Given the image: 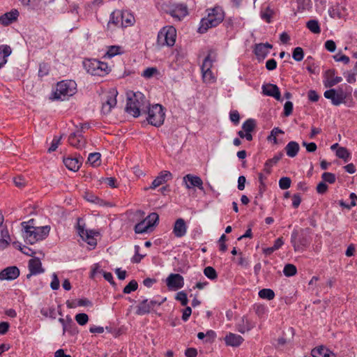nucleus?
<instances>
[{"label":"nucleus","instance_id":"1","mask_svg":"<svg viewBox=\"0 0 357 357\" xmlns=\"http://www.w3.org/2000/svg\"><path fill=\"white\" fill-rule=\"evenodd\" d=\"M33 220H30L29 222L22 223L24 229L23 238L26 243L30 244H34L38 241L46 238L50 231V226L36 227L33 225Z\"/></svg>","mask_w":357,"mask_h":357},{"label":"nucleus","instance_id":"2","mask_svg":"<svg viewBox=\"0 0 357 357\" xmlns=\"http://www.w3.org/2000/svg\"><path fill=\"white\" fill-rule=\"evenodd\" d=\"M147 102L144 96L140 93H133L128 96L126 111L134 117L146 114Z\"/></svg>","mask_w":357,"mask_h":357},{"label":"nucleus","instance_id":"3","mask_svg":"<svg viewBox=\"0 0 357 357\" xmlns=\"http://www.w3.org/2000/svg\"><path fill=\"white\" fill-rule=\"evenodd\" d=\"M224 12L222 8L217 6L208 10V15L206 17L202 19L200 26L198 28V32L204 33L208 29L217 26L224 20Z\"/></svg>","mask_w":357,"mask_h":357},{"label":"nucleus","instance_id":"4","mask_svg":"<svg viewBox=\"0 0 357 357\" xmlns=\"http://www.w3.org/2000/svg\"><path fill=\"white\" fill-rule=\"evenodd\" d=\"M77 92V84L71 79L62 80L56 84L53 93L54 99L65 100Z\"/></svg>","mask_w":357,"mask_h":357},{"label":"nucleus","instance_id":"5","mask_svg":"<svg viewBox=\"0 0 357 357\" xmlns=\"http://www.w3.org/2000/svg\"><path fill=\"white\" fill-rule=\"evenodd\" d=\"M146 118L147 121L155 127L161 126L165 121V113L164 107L160 104H155L147 106Z\"/></svg>","mask_w":357,"mask_h":357},{"label":"nucleus","instance_id":"6","mask_svg":"<svg viewBox=\"0 0 357 357\" xmlns=\"http://www.w3.org/2000/svg\"><path fill=\"white\" fill-rule=\"evenodd\" d=\"M166 298H154L152 300L144 299L136 307V314L144 315L151 312H155L156 309L160 307L165 301Z\"/></svg>","mask_w":357,"mask_h":357},{"label":"nucleus","instance_id":"7","mask_svg":"<svg viewBox=\"0 0 357 357\" xmlns=\"http://www.w3.org/2000/svg\"><path fill=\"white\" fill-rule=\"evenodd\" d=\"M176 37V30L174 26H165L158 32L157 43L160 47H172L175 43Z\"/></svg>","mask_w":357,"mask_h":357},{"label":"nucleus","instance_id":"8","mask_svg":"<svg viewBox=\"0 0 357 357\" xmlns=\"http://www.w3.org/2000/svg\"><path fill=\"white\" fill-rule=\"evenodd\" d=\"M83 65L89 74L95 76H104L109 71L108 65L106 63L96 59L84 61Z\"/></svg>","mask_w":357,"mask_h":357},{"label":"nucleus","instance_id":"9","mask_svg":"<svg viewBox=\"0 0 357 357\" xmlns=\"http://www.w3.org/2000/svg\"><path fill=\"white\" fill-rule=\"evenodd\" d=\"M291 243L295 252H303L310 245V238L303 231L294 229L291 234Z\"/></svg>","mask_w":357,"mask_h":357},{"label":"nucleus","instance_id":"10","mask_svg":"<svg viewBox=\"0 0 357 357\" xmlns=\"http://www.w3.org/2000/svg\"><path fill=\"white\" fill-rule=\"evenodd\" d=\"M118 92L115 89H112L107 92L102 98V113L108 114L112 109L116 105V96Z\"/></svg>","mask_w":357,"mask_h":357},{"label":"nucleus","instance_id":"11","mask_svg":"<svg viewBox=\"0 0 357 357\" xmlns=\"http://www.w3.org/2000/svg\"><path fill=\"white\" fill-rule=\"evenodd\" d=\"M125 15L120 10H115L110 15L109 20L107 23V29L113 31L116 27L123 26L124 24L123 18Z\"/></svg>","mask_w":357,"mask_h":357},{"label":"nucleus","instance_id":"12","mask_svg":"<svg viewBox=\"0 0 357 357\" xmlns=\"http://www.w3.org/2000/svg\"><path fill=\"white\" fill-rule=\"evenodd\" d=\"M167 286L169 289L177 290L184 285L182 275L178 273H171L166 280Z\"/></svg>","mask_w":357,"mask_h":357},{"label":"nucleus","instance_id":"13","mask_svg":"<svg viewBox=\"0 0 357 357\" xmlns=\"http://www.w3.org/2000/svg\"><path fill=\"white\" fill-rule=\"evenodd\" d=\"M336 70L335 69L327 70L324 75V84L326 88H331L342 81V78L335 76Z\"/></svg>","mask_w":357,"mask_h":357},{"label":"nucleus","instance_id":"14","mask_svg":"<svg viewBox=\"0 0 357 357\" xmlns=\"http://www.w3.org/2000/svg\"><path fill=\"white\" fill-rule=\"evenodd\" d=\"M20 275V270L17 266H8L0 272V280H13Z\"/></svg>","mask_w":357,"mask_h":357},{"label":"nucleus","instance_id":"15","mask_svg":"<svg viewBox=\"0 0 357 357\" xmlns=\"http://www.w3.org/2000/svg\"><path fill=\"white\" fill-rule=\"evenodd\" d=\"M183 182L188 189L192 187H197L199 190H203V181L199 176H195L190 174H186L183 177Z\"/></svg>","mask_w":357,"mask_h":357},{"label":"nucleus","instance_id":"16","mask_svg":"<svg viewBox=\"0 0 357 357\" xmlns=\"http://www.w3.org/2000/svg\"><path fill=\"white\" fill-rule=\"evenodd\" d=\"M169 14L180 21L188 14L187 6L184 3H176Z\"/></svg>","mask_w":357,"mask_h":357},{"label":"nucleus","instance_id":"17","mask_svg":"<svg viewBox=\"0 0 357 357\" xmlns=\"http://www.w3.org/2000/svg\"><path fill=\"white\" fill-rule=\"evenodd\" d=\"M262 92L264 95L273 97L277 100H281V94L277 85L266 84L262 86Z\"/></svg>","mask_w":357,"mask_h":357},{"label":"nucleus","instance_id":"18","mask_svg":"<svg viewBox=\"0 0 357 357\" xmlns=\"http://www.w3.org/2000/svg\"><path fill=\"white\" fill-rule=\"evenodd\" d=\"M188 226L183 218H178L173 227V234L177 238L184 236L187 233Z\"/></svg>","mask_w":357,"mask_h":357},{"label":"nucleus","instance_id":"19","mask_svg":"<svg viewBox=\"0 0 357 357\" xmlns=\"http://www.w3.org/2000/svg\"><path fill=\"white\" fill-rule=\"evenodd\" d=\"M324 96L326 98L331 100L333 105L337 106L342 103H347V99L337 94L336 89H331L326 90L324 92Z\"/></svg>","mask_w":357,"mask_h":357},{"label":"nucleus","instance_id":"20","mask_svg":"<svg viewBox=\"0 0 357 357\" xmlns=\"http://www.w3.org/2000/svg\"><path fill=\"white\" fill-rule=\"evenodd\" d=\"M273 48V45L268 43H259L255 45L254 52L259 59H264L269 53V50Z\"/></svg>","mask_w":357,"mask_h":357},{"label":"nucleus","instance_id":"21","mask_svg":"<svg viewBox=\"0 0 357 357\" xmlns=\"http://www.w3.org/2000/svg\"><path fill=\"white\" fill-rule=\"evenodd\" d=\"M29 274L27 275V278H29L32 275H37L44 272L42 268V263L38 258H33L29 261Z\"/></svg>","mask_w":357,"mask_h":357},{"label":"nucleus","instance_id":"22","mask_svg":"<svg viewBox=\"0 0 357 357\" xmlns=\"http://www.w3.org/2000/svg\"><path fill=\"white\" fill-rule=\"evenodd\" d=\"M328 14L331 17L335 19H342L347 15V9L344 6L337 3L328 9Z\"/></svg>","mask_w":357,"mask_h":357},{"label":"nucleus","instance_id":"23","mask_svg":"<svg viewBox=\"0 0 357 357\" xmlns=\"http://www.w3.org/2000/svg\"><path fill=\"white\" fill-rule=\"evenodd\" d=\"M68 142L71 146L77 149H81L85 144V139L80 132L71 133L68 137Z\"/></svg>","mask_w":357,"mask_h":357},{"label":"nucleus","instance_id":"24","mask_svg":"<svg viewBox=\"0 0 357 357\" xmlns=\"http://www.w3.org/2000/svg\"><path fill=\"white\" fill-rule=\"evenodd\" d=\"M19 16L17 10H12L1 16H0V23L4 26H8L17 20Z\"/></svg>","mask_w":357,"mask_h":357},{"label":"nucleus","instance_id":"25","mask_svg":"<svg viewBox=\"0 0 357 357\" xmlns=\"http://www.w3.org/2000/svg\"><path fill=\"white\" fill-rule=\"evenodd\" d=\"M243 340V338L240 335L232 333H229L225 337V344L227 346L234 347L240 346Z\"/></svg>","mask_w":357,"mask_h":357},{"label":"nucleus","instance_id":"26","mask_svg":"<svg viewBox=\"0 0 357 357\" xmlns=\"http://www.w3.org/2000/svg\"><path fill=\"white\" fill-rule=\"evenodd\" d=\"M312 357H336L335 354L324 346L316 347L312 350Z\"/></svg>","mask_w":357,"mask_h":357},{"label":"nucleus","instance_id":"27","mask_svg":"<svg viewBox=\"0 0 357 357\" xmlns=\"http://www.w3.org/2000/svg\"><path fill=\"white\" fill-rule=\"evenodd\" d=\"M63 163L69 170L73 172L78 171L82 164L79 159L75 158H63Z\"/></svg>","mask_w":357,"mask_h":357},{"label":"nucleus","instance_id":"28","mask_svg":"<svg viewBox=\"0 0 357 357\" xmlns=\"http://www.w3.org/2000/svg\"><path fill=\"white\" fill-rule=\"evenodd\" d=\"M255 326V323L248 319L246 317L241 318V321L238 324V331L244 333L246 331H249Z\"/></svg>","mask_w":357,"mask_h":357},{"label":"nucleus","instance_id":"29","mask_svg":"<svg viewBox=\"0 0 357 357\" xmlns=\"http://www.w3.org/2000/svg\"><path fill=\"white\" fill-rule=\"evenodd\" d=\"M299 149L300 146L298 143L294 141L289 142L284 147L287 155L290 158L296 156Z\"/></svg>","mask_w":357,"mask_h":357},{"label":"nucleus","instance_id":"30","mask_svg":"<svg viewBox=\"0 0 357 357\" xmlns=\"http://www.w3.org/2000/svg\"><path fill=\"white\" fill-rule=\"evenodd\" d=\"M12 50L8 45L0 46V68L7 62V58L10 55Z\"/></svg>","mask_w":357,"mask_h":357},{"label":"nucleus","instance_id":"31","mask_svg":"<svg viewBox=\"0 0 357 357\" xmlns=\"http://www.w3.org/2000/svg\"><path fill=\"white\" fill-rule=\"evenodd\" d=\"M283 156V153L282 152L278 153L273 158L266 160L264 167V172L266 174H269L271 172V167L273 165H275Z\"/></svg>","mask_w":357,"mask_h":357},{"label":"nucleus","instance_id":"32","mask_svg":"<svg viewBox=\"0 0 357 357\" xmlns=\"http://www.w3.org/2000/svg\"><path fill=\"white\" fill-rule=\"evenodd\" d=\"M68 333L71 336L77 335L79 333L78 328L75 323L70 319L69 321L67 322V325L64 326L63 329V335Z\"/></svg>","mask_w":357,"mask_h":357},{"label":"nucleus","instance_id":"33","mask_svg":"<svg viewBox=\"0 0 357 357\" xmlns=\"http://www.w3.org/2000/svg\"><path fill=\"white\" fill-rule=\"evenodd\" d=\"M176 3V0H160V5L162 10L167 13H169Z\"/></svg>","mask_w":357,"mask_h":357},{"label":"nucleus","instance_id":"34","mask_svg":"<svg viewBox=\"0 0 357 357\" xmlns=\"http://www.w3.org/2000/svg\"><path fill=\"white\" fill-rule=\"evenodd\" d=\"M144 220L151 229L157 225L159 220V215L156 213H151Z\"/></svg>","mask_w":357,"mask_h":357},{"label":"nucleus","instance_id":"35","mask_svg":"<svg viewBox=\"0 0 357 357\" xmlns=\"http://www.w3.org/2000/svg\"><path fill=\"white\" fill-rule=\"evenodd\" d=\"M256 127V121L253 119H247L242 125V129L245 132H252Z\"/></svg>","mask_w":357,"mask_h":357},{"label":"nucleus","instance_id":"36","mask_svg":"<svg viewBox=\"0 0 357 357\" xmlns=\"http://www.w3.org/2000/svg\"><path fill=\"white\" fill-rule=\"evenodd\" d=\"M258 294L261 298L268 301L273 300L275 297V293L271 289H263L259 291Z\"/></svg>","mask_w":357,"mask_h":357},{"label":"nucleus","instance_id":"37","mask_svg":"<svg viewBox=\"0 0 357 357\" xmlns=\"http://www.w3.org/2000/svg\"><path fill=\"white\" fill-rule=\"evenodd\" d=\"M306 26L313 33H319L321 32V29L317 20H309L306 24Z\"/></svg>","mask_w":357,"mask_h":357},{"label":"nucleus","instance_id":"38","mask_svg":"<svg viewBox=\"0 0 357 357\" xmlns=\"http://www.w3.org/2000/svg\"><path fill=\"white\" fill-rule=\"evenodd\" d=\"M100 153H91L89 155L88 162L93 167L98 166L100 164Z\"/></svg>","mask_w":357,"mask_h":357},{"label":"nucleus","instance_id":"39","mask_svg":"<svg viewBox=\"0 0 357 357\" xmlns=\"http://www.w3.org/2000/svg\"><path fill=\"white\" fill-rule=\"evenodd\" d=\"M336 155L341 159H343L345 162H347L351 155L348 150L344 147H339L336 151Z\"/></svg>","mask_w":357,"mask_h":357},{"label":"nucleus","instance_id":"40","mask_svg":"<svg viewBox=\"0 0 357 357\" xmlns=\"http://www.w3.org/2000/svg\"><path fill=\"white\" fill-rule=\"evenodd\" d=\"M202 73L203 81L205 83L211 84L215 82V77L211 70H203L202 71Z\"/></svg>","mask_w":357,"mask_h":357},{"label":"nucleus","instance_id":"41","mask_svg":"<svg viewBox=\"0 0 357 357\" xmlns=\"http://www.w3.org/2000/svg\"><path fill=\"white\" fill-rule=\"evenodd\" d=\"M273 13V10L268 6L261 11V17L267 23H270Z\"/></svg>","mask_w":357,"mask_h":357},{"label":"nucleus","instance_id":"42","mask_svg":"<svg viewBox=\"0 0 357 357\" xmlns=\"http://www.w3.org/2000/svg\"><path fill=\"white\" fill-rule=\"evenodd\" d=\"M149 229L150 227H148V225L146 224L144 220L140 222L137 223L135 227V231L137 234H143L145 232H148Z\"/></svg>","mask_w":357,"mask_h":357},{"label":"nucleus","instance_id":"43","mask_svg":"<svg viewBox=\"0 0 357 357\" xmlns=\"http://www.w3.org/2000/svg\"><path fill=\"white\" fill-rule=\"evenodd\" d=\"M297 269L296 267L291 264H288L284 266L283 269V273L285 276L291 277L296 274Z\"/></svg>","mask_w":357,"mask_h":357},{"label":"nucleus","instance_id":"44","mask_svg":"<svg viewBox=\"0 0 357 357\" xmlns=\"http://www.w3.org/2000/svg\"><path fill=\"white\" fill-rule=\"evenodd\" d=\"M204 274L210 280H215L218 274L215 268L211 266H207L204 269Z\"/></svg>","mask_w":357,"mask_h":357},{"label":"nucleus","instance_id":"45","mask_svg":"<svg viewBox=\"0 0 357 357\" xmlns=\"http://www.w3.org/2000/svg\"><path fill=\"white\" fill-rule=\"evenodd\" d=\"M138 284L136 280H131L124 288L123 292L128 294L137 289Z\"/></svg>","mask_w":357,"mask_h":357},{"label":"nucleus","instance_id":"46","mask_svg":"<svg viewBox=\"0 0 357 357\" xmlns=\"http://www.w3.org/2000/svg\"><path fill=\"white\" fill-rule=\"evenodd\" d=\"M292 57L296 61H302L304 57L303 50L300 47L294 48L292 53Z\"/></svg>","mask_w":357,"mask_h":357},{"label":"nucleus","instance_id":"47","mask_svg":"<svg viewBox=\"0 0 357 357\" xmlns=\"http://www.w3.org/2000/svg\"><path fill=\"white\" fill-rule=\"evenodd\" d=\"M284 132L279 128H274L271 132V135L268 137L267 139L268 141H273L274 144H277L278 143V139H277V135L278 134H283Z\"/></svg>","mask_w":357,"mask_h":357},{"label":"nucleus","instance_id":"48","mask_svg":"<svg viewBox=\"0 0 357 357\" xmlns=\"http://www.w3.org/2000/svg\"><path fill=\"white\" fill-rule=\"evenodd\" d=\"M158 72V69L155 67L147 68L143 71L142 76L144 78L149 79L157 74Z\"/></svg>","mask_w":357,"mask_h":357},{"label":"nucleus","instance_id":"49","mask_svg":"<svg viewBox=\"0 0 357 357\" xmlns=\"http://www.w3.org/2000/svg\"><path fill=\"white\" fill-rule=\"evenodd\" d=\"M75 321L81 326L85 325L89 321V317L85 313H79L75 317Z\"/></svg>","mask_w":357,"mask_h":357},{"label":"nucleus","instance_id":"50","mask_svg":"<svg viewBox=\"0 0 357 357\" xmlns=\"http://www.w3.org/2000/svg\"><path fill=\"white\" fill-rule=\"evenodd\" d=\"M298 10H308L311 6V0H297Z\"/></svg>","mask_w":357,"mask_h":357},{"label":"nucleus","instance_id":"51","mask_svg":"<svg viewBox=\"0 0 357 357\" xmlns=\"http://www.w3.org/2000/svg\"><path fill=\"white\" fill-rule=\"evenodd\" d=\"M321 178L324 182H328L329 183H333L335 182V175L331 172H324L321 175Z\"/></svg>","mask_w":357,"mask_h":357},{"label":"nucleus","instance_id":"52","mask_svg":"<svg viewBox=\"0 0 357 357\" xmlns=\"http://www.w3.org/2000/svg\"><path fill=\"white\" fill-rule=\"evenodd\" d=\"M120 54L121 47L116 45L109 47L108 50L107 52V55L110 58Z\"/></svg>","mask_w":357,"mask_h":357},{"label":"nucleus","instance_id":"53","mask_svg":"<svg viewBox=\"0 0 357 357\" xmlns=\"http://www.w3.org/2000/svg\"><path fill=\"white\" fill-rule=\"evenodd\" d=\"M140 250V247L137 245H135V255H134V257L132 258L131 261L132 263H139L141 261V260L144 257V255H140L139 253V251Z\"/></svg>","mask_w":357,"mask_h":357},{"label":"nucleus","instance_id":"54","mask_svg":"<svg viewBox=\"0 0 357 357\" xmlns=\"http://www.w3.org/2000/svg\"><path fill=\"white\" fill-rule=\"evenodd\" d=\"M279 186L282 190H287L291 186V179L289 177H282L279 181Z\"/></svg>","mask_w":357,"mask_h":357},{"label":"nucleus","instance_id":"55","mask_svg":"<svg viewBox=\"0 0 357 357\" xmlns=\"http://www.w3.org/2000/svg\"><path fill=\"white\" fill-rule=\"evenodd\" d=\"M176 299L181 302L183 306L187 305L188 300L187 294L184 291H179L176 294Z\"/></svg>","mask_w":357,"mask_h":357},{"label":"nucleus","instance_id":"56","mask_svg":"<svg viewBox=\"0 0 357 357\" xmlns=\"http://www.w3.org/2000/svg\"><path fill=\"white\" fill-rule=\"evenodd\" d=\"M212 60L210 58V56L208 55L204 60L203 63L201 67L202 71L203 70H208L212 68Z\"/></svg>","mask_w":357,"mask_h":357},{"label":"nucleus","instance_id":"57","mask_svg":"<svg viewBox=\"0 0 357 357\" xmlns=\"http://www.w3.org/2000/svg\"><path fill=\"white\" fill-rule=\"evenodd\" d=\"M356 75L357 73H354L352 70L344 73V75L346 77L347 81L350 84L354 83L356 81Z\"/></svg>","mask_w":357,"mask_h":357},{"label":"nucleus","instance_id":"58","mask_svg":"<svg viewBox=\"0 0 357 357\" xmlns=\"http://www.w3.org/2000/svg\"><path fill=\"white\" fill-rule=\"evenodd\" d=\"M293 111V103L291 101H287L284 105V116H289L291 114Z\"/></svg>","mask_w":357,"mask_h":357},{"label":"nucleus","instance_id":"59","mask_svg":"<svg viewBox=\"0 0 357 357\" xmlns=\"http://www.w3.org/2000/svg\"><path fill=\"white\" fill-rule=\"evenodd\" d=\"M229 119L235 125L239 123L240 114L237 110L231 111L229 113Z\"/></svg>","mask_w":357,"mask_h":357},{"label":"nucleus","instance_id":"60","mask_svg":"<svg viewBox=\"0 0 357 357\" xmlns=\"http://www.w3.org/2000/svg\"><path fill=\"white\" fill-rule=\"evenodd\" d=\"M333 59L335 61L337 62H343L344 64H347L349 63V57L344 55V54H337L333 56Z\"/></svg>","mask_w":357,"mask_h":357},{"label":"nucleus","instance_id":"61","mask_svg":"<svg viewBox=\"0 0 357 357\" xmlns=\"http://www.w3.org/2000/svg\"><path fill=\"white\" fill-rule=\"evenodd\" d=\"M116 179L114 177H107L103 179V183L111 188H116Z\"/></svg>","mask_w":357,"mask_h":357},{"label":"nucleus","instance_id":"62","mask_svg":"<svg viewBox=\"0 0 357 357\" xmlns=\"http://www.w3.org/2000/svg\"><path fill=\"white\" fill-rule=\"evenodd\" d=\"M325 48L330 52H335L336 49L335 43L332 40H328L325 42L324 44Z\"/></svg>","mask_w":357,"mask_h":357},{"label":"nucleus","instance_id":"63","mask_svg":"<svg viewBox=\"0 0 357 357\" xmlns=\"http://www.w3.org/2000/svg\"><path fill=\"white\" fill-rule=\"evenodd\" d=\"M302 145L306 148V150L308 152H314L317 148V144L314 142L307 143L306 142H303Z\"/></svg>","mask_w":357,"mask_h":357},{"label":"nucleus","instance_id":"64","mask_svg":"<svg viewBox=\"0 0 357 357\" xmlns=\"http://www.w3.org/2000/svg\"><path fill=\"white\" fill-rule=\"evenodd\" d=\"M164 180H162V178H160L159 176H158L152 182L151 185L149 188V189H155L157 187L160 186V185L163 184Z\"/></svg>","mask_w":357,"mask_h":357}]
</instances>
